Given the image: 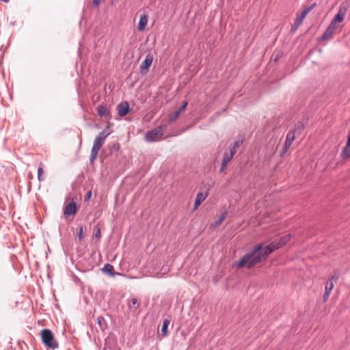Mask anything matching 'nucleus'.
Wrapping results in <instances>:
<instances>
[{
	"instance_id": "f257e3e1",
	"label": "nucleus",
	"mask_w": 350,
	"mask_h": 350,
	"mask_svg": "<svg viewBox=\"0 0 350 350\" xmlns=\"http://www.w3.org/2000/svg\"><path fill=\"white\" fill-rule=\"evenodd\" d=\"M271 253V250H269L267 245H257L252 251L248 252L239 260L236 262L235 266L238 269H250L256 264L265 260Z\"/></svg>"
},
{
	"instance_id": "f03ea898",
	"label": "nucleus",
	"mask_w": 350,
	"mask_h": 350,
	"mask_svg": "<svg viewBox=\"0 0 350 350\" xmlns=\"http://www.w3.org/2000/svg\"><path fill=\"white\" fill-rule=\"evenodd\" d=\"M40 336L42 343L52 349L58 348V342L56 341L53 332L49 329L41 330Z\"/></svg>"
},
{
	"instance_id": "7ed1b4c3",
	"label": "nucleus",
	"mask_w": 350,
	"mask_h": 350,
	"mask_svg": "<svg viewBox=\"0 0 350 350\" xmlns=\"http://www.w3.org/2000/svg\"><path fill=\"white\" fill-rule=\"evenodd\" d=\"M347 10L348 5L345 3H341L338 8V13L332 18L328 26H329L331 28L336 31V29H338L337 24L342 23L344 21Z\"/></svg>"
},
{
	"instance_id": "20e7f679",
	"label": "nucleus",
	"mask_w": 350,
	"mask_h": 350,
	"mask_svg": "<svg viewBox=\"0 0 350 350\" xmlns=\"http://www.w3.org/2000/svg\"><path fill=\"white\" fill-rule=\"evenodd\" d=\"M106 137H107V135L104 136L100 134L95 139L92 150H91V154H90V163H92L96 160V159L98 156L99 150L103 146Z\"/></svg>"
},
{
	"instance_id": "39448f33",
	"label": "nucleus",
	"mask_w": 350,
	"mask_h": 350,
	"mask_svg": "<svg viewBox=\"0 0 350 350\" xmlns=\"http://www.w3.org/2000/svg\"><path fill=\"white\" fill-rule=\"evenodd\" d=\"M291 239V236L289 234H285L283 237H280L279 239H275L273 242L270 243V245H267L269 247V250L273 252L275 250L278 249L283 245H286Z\"/></svg>"
},
{
	"instance_id": "423d86ee",
	"label": "nucleus",
	"mask_w": 350,
	"mask_h": 350,
	"mask_svg": "<svg viewBox=\"0 0 350 350\" xmlns=\"http://www.w3.org/2000/svg\"><path fill=\"white\" fill-rule=\"evenodd\" d=\"M236 152L237 150H234V148H230L228 151L224 152L221 161V168L219 170L220 172H224L225 171L228 163L231 161Z\"/></svg>"
},
{
	"instance_id": "0eeeda50",
	"label": "nucleus",
	"mask_w": 350,
	"mask_h": 350,
	"mask_svg": "<svg viewBox=\"0 0 350 350\" xmlns=\"http://www.w3.org/2000/svg\"><path fill=\"white\" fill-rule=\"evenodd\" d=\"M153 61V56L148 53L145 59L142 62L140 65V72L142 75H146Z\"/></svg>"
},
{
	"instance_id": "6e6552de",
	"label": "nucleus",
	"mask_w": 350,
	"mask_h": 350,
	"mask_svg": "<svg viewBox=\"0 0 350 350\" xmlns=\"http://www.w3.org/2000/svg\"><path fill=\"white\" fill-rule=\"evenodd\" d=\"M334 277L332 276L329 280L326 282L325 288V293L323 295V301L326 302L329 297V295L331 294V292L332 291L334 287V283L333 282Z\"/></svg>"
},
{
	"instance_id": "1a4fd4ad",
	"label": "nucleus",
	"mask_w": 350,
	"mask_h": 350,
	"mask_svg": "<svg viewBox=\"0 0 350 350\" xmlns=\"http://www.w3.org/2000/svg\"><path fill=\"white\" fill-rule=\"evenodd\" d=\"M116 109L120 116H125L130 109L129 103L126 101L121 102L117 105Z\"/></svg>"
},
{
	"instance_id": "9d476101",
	"label": "nucleus",
	"mask_w": 350,
	"mask_h": 350,
	"mask_svg": "<svg viewBox=\"0 0 350 350\" xmlns=\"http://www.w3.org/2000/svg\"><path fill=\"white\" fill-rule=\"evenodd\" d=\"M295 139H296L295 133H287V135L286 136L284 146L283 148V150L282 152V154L286 153L288 151V148L292 145L293 142H294V140Z\"/></svg>"
},
{
	"instance_id": "9b49d317",
	"label": "nucleus",
	"mask_w": 350,
	"mask_h": 350,
	"mask_svg": "<svg viewBox=\"0 0 350 350\" xmlns=\"http://www.w3.org/2000/svg\"><path fill=\"white\" fill-rule=\"evenodd\" d=\"M77 209V204L75 202H69L64 207V214L66 216H74L76 214Z\"/></svg>"
},
{
	"instance_id": "f8f14e48",
	"label": "nucleus",
	"mask_w": 350,
	"mask_h": 350,
	"mask_svg": "<svg viewBox=\"0 0 350 350\" xmlns=\"http://www.w3.org/2000/svg\"><path fill=\"white\" fill-rule=\"evenodd\" d=\"M98 114L100 116V118H105V119H109L110 118V110L109 108L107 107V105H100L98 107Z\"/></svg>"
},
{
	"instance_id": "ddd939ff",
	"label": "nucleus",
	"mask_w": 350,
	"mask_h": 350,
	"mask_svg": "<svg viewBox=\"0 0 350 350\" xmlns=\"http://www.w3.org/2000/svg\"><path fill=\"white\" fill-rule=\"evenodd\" d=\"M163 138L162 133H146L145 135V139L148 142H157Z\"/></svg>"
},
{
	"instance_id": "4468645a",
	"label": "nucleus",
	"mask_w": 350,
	"mask_h": 350,
	"mask_svg": "<svg viewBox=\"0 0 350 350\" xmlns=\"http://www.w3.org/2000/svg\"><path fill=\"white\" fill-rule=\"evenodd\" d=\"M187 105H188V102L187 101L183 102L182 105L180 107H178V109H176L173 113L170 114V116H169L170 120L171 121H174L177 118H178L179 116L180 115V113L185 109V108L187 107Z\"/></svg>"
},
{
	"instance_id": "2eb2a0df",
	"label": "nucleus",
	"mask_w": 350,
	"mask_h": 350,
	"mask_svg": "<svg viewBox=\"0 0 350 350\" xmlns=\"http://www.w3.org/2000/svg\"><path fill=\"white\" fill-rule=\"evenodd\" d=\"M307 15L308 10H304L300 15L297 17L296 21L292 27L293 31H295L300 26L303 22V20L306 17Z\"/></svg>"
},
{
	"instance_id": "dca6fc26",
	"label": "nucleus",
	"mask_w": 350,
	"mask_h": 350,
	"mask_svg": "<svg viewBox=\"0 0 350 350\" xmlns=\"http://www.w3.org/2000/svg\"><path fill=\"white\" fill-rule=\"evenodd\" d=\"M336 32V30L331 28L329 26L327 27L323 34L320 38L319 40L321 41H325L327 40H330L334 33Z\"/></svg>"
},
{
	"instance_id": "f3484780",
	"label": "nucleus",
	"mask_w": 350,
	"mask_h": 350,
	"mask_svg": "<svg viewBox=\"0 0 350 350\" xmlns=\"http://www.w3.org/2000/svg\"><path fill=\"white\" fill-rule=\"evenodd\" d=\"M205 199L206 196H204L202 193H198L194 202L193 210H196L200 204L205 200Z\"/></svg>"
},
{
	"instance_id": "a211bd4d",
	"label": "nucleus",
	"mask_w": 350,
	"mask_h": 350,
	"mask_svg": "<svg viewBox=\"0 0 350 350\" xmlns=\"http://www.w3.org/2000/svg\"><path fill=\"white\" fill-rule=\"evenodd\" d=\"M148 23V16L146 14L141 16L139 23L138 29L139 31H143Z\"/></svg>"
},
{
	"instance_id": "6ab92c4d",
	"label": "nucleus",
	"mask_w": 350,
	"mask_h": 350,
	"mask_svg": "<svg viewBox=\"0 0 350 350\" xmlns=\"http://www.w3.org/2000/svg\"><path fill=\"white\" fill-rule=\"evenodd\" d=\"M226 215H227V213L226 212H224L221 215V216L219 217V219L217 221H215V222L213 224V226L215 228H217L219 226H220L222 224V222L224 221V219H226Z\"/></svg>"
},
{
	"instance_id": "aec40b11",
	"label": "nucleus",
	"mask_w": 350,
	"mask_h": 350,
	"mask_svg": "<svg viewBox=\"0 0 350 350\" xmlns=\"http://www.w3.org/2000/svg\"><path fill=\"white\" fill-rule=\"evenodd\" d=\"M170 324V321L167 319L164 320L163 323V325L161 327V332L163 334V336H166L167 334V327Z\"/></svg>"
},
{
	"instance_id": "412c9836",
	"label": "nucleus",
	"mask_w": 350,
	"mask_h": 350,
	"mask_svg": "<svg viewBox=\"0 0 350 350\" xmlns=\"http://www.w3.org/2000/svg\"><path fill=\"white\" fill-rule=\"evenodd\" d=\"M103 271L105 273L112 274V271H113V267L110 264H106L102 269Z\"/></svg>"
},
{
	"instance_id": "4be33fe9",
	"label": "nucleus",
	"mask_w": 350,
	"mask_h": 350,
	"mask_svg": "<svg viewBox=\"0 0 350 350\" xmlns=\"http://www.w3.org/2000/svg\"><path fill=\"white\" fill-rule=\"evenodd\" d=\"M243 142V138H239L237 141L234 142V146L230 147V148H234L236 150L237 148L240 147Z\"/></svg>"
},
{
	"instance_id": "5701e85b",
	"label": "nucleus",
	"mask_w": 350,
	"mask_h": 350,
	"mask_svg": "<svg viewBox=\"0 0 350 350\" xmlns=\"http://www.w3.org/2000/svg\"><path fill=\"white\" fill-rule=\"evenodd\" d=\"M94 237H96L97 239H100V237L101 236V232H100V229L99 227H98V226L96 227V228L94 230Z\"/></svg>"
},
{
	"instance_id": "b1692460",
	"label": "nucleus",
	"mask_w": 350,
	"mask_h": 350,
	"mask_svg": "<svg viewBox=\"0 0 350 350\" xmlns=\"http://www.w3.org/2000/svg\"><path fill=\"white\" fill-rule=\"evenodd\" d=\"M42 173H43V169L42 167H40L38 170V178L39 181L42 180Z\"/></svg>"
},
{
	"instance_id": "393cba45",
	"label": "nucleus",
	"mask_w": 350,
	"mask_h": 350,
	"mask_svg": "<svg viewBox=\"0 0 350 350\" xmlns=\"http://www.w3.org/2000/svg\"><path fill=\"white\" fill-rule=\"evenodd\" d=\"M83 227L82 226L79 227L78 229V232H77V236L80 241L83 239Z\"/></svg>"
},
{
	"instance_id": "a878e982",
	"label": "nucleus",
	"mask_w": 350,
	"mask_h": 350,
	"mask_svg": "<svg viewBox=\"0 0 350 350\" xmlns=\"http://www.w3.org/2000/svg\"><path fill=\"white\" fill-rule=\"evenodd\" d=\"M97 323L102 327L103 324L105 323V319L103 317H98L97 319Z\"/></svg>"
},
{
	"instance_id": "bb28decb",
	"label": "nucleus",
	"mask_w": 350,
	"mask_h": 350,
	"mask_svg": "<svg viewBox=\"0 0 350 350\" xmlns=\"http://www.w3.org/2000/svg\"><path fill=\"white\" fill-rule=\"evenodd\" d=\"M137 304V299L136 298H133L131 300V304H129V306L130 307H135Z\"/></svg>"
},
{
	"instance_id": "cd10ccee",
	"label": "nucleus",
	"mask_w": 350,
	"mask_h": 350,
	"mask_svg": "<svg viewBox=\"0 0 350 350\" xmlns=\"http://www.w3.org/2000/svg\"><path fill=\"white\" fill-rule=\"evenodd\" d=\"M92 198V191H89L85 196V201H88L90 198Z\"/></svg>"
},
{
	"instance_id": "c85d7f7f",
	"label": "nucleus",
	"mask_w": 350,
	"mask_h": 350,
	"mask_svg": "<svg viewBox=\"0 0 350 350\" xmlns=\"http://www.w3.org/2000/svg\"><path fill=\"white\" fill-rule=\"evenodd\" d=\"M315 6V3L312 4V5L306 8L305 10H308V14L314 8Z\"/></svg>"
},
{
	"instance_id": "c756f323",
	"label": "nucleus",
	"mask_w": 350,
	"mask_h": 350,
	"mask_svg": "<svg viewBox=\"0 0 350 350\" xmlns=\"http://www.w3.org/2000/svg\"><path fill=\"white\" fill-rule=\"evenodd\" d=\"M315 6V3L312 4V5L306 8L305 10H308V14L314 8Z\"/></svg>"
},
{
	"instance_id": "7c9ffc66",
	"label": "nucleus",
	"mask_w": 350,
	"mask_h": 350,
	"mask_svg": "<svg viewBox=\"0 0 350 350\" xmlns=\"http://www.w3.org/2000/svg\"><path fill=\"white\" fill-rule=\"evenodd\" d=\"M100 0H92V3L95 6H98L100 4Z\"/></svg>"
},
{
	"instance_id": "2f4dec72",
	"label": "nucleus",
	"mask_w": 350,
	"mask_h": 350,
	"mask_svg": "<svg viewBox=\"0 0 350 350\" xmlns=\"http://www.w3.org/2000/svg\"><path fill=\"white\" fill-rule=\"evenodd\" d=\"M151 131L156 132V131H159L157 130V129H155L152 130Z\"/></svg>"
}]
</instances>
